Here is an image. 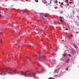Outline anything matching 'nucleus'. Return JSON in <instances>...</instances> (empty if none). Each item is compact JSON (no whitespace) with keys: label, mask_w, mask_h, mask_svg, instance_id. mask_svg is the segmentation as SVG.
Returning <instances> with one entry per match:
<instances>
[{"label":"nucleus","mask_w":79,"mask_h":79,"mask_svg":"<svg viewBox=\"0 0 79 79\" xmlns=\"http://www.w3.org/2000/svg\"><path fill=\"white\" fill-rule=\"evenodd\" d=\"M35 74L34 73L28 74V76L29 77H33V76H34V79H36V77H37L36 76H35Z\"/></svg>","instance_id":"f257e3e1"},{"label":"nucleus","mask_w":79,"mask_h":79,"mask_svg":"<svg viewBox=\"0 0 79 79\" xmlns=\"http://www.w3.org/2000/svg\"><path fill=\"white\" fill-rule=\"evenodd\" d=\"M8 69V68H7L5 71H3V72L4 73L3 75H5V74H7V71H8H8H9L8 69Z\"/></svg>","instance_id":"f03ea898"},{"label":"nucleus","mask_w":79,"mask_h":79,"mask_svg":"<svg viewBox=\"0 0 79 79\" xmlns=\"http://www.w3.org/2000/svg\"><path fill=\"white\" fill-rule=\"evenodd\" d=\"M68 2V0L65 1L64 2V5H67Z\"/></svg>","instance_id":"7ed1b4c3"},{"label":"nucleus","mask_w":79,"mask_h":79,"mask_svg":"<svg viewBox=\"0 0 79 79\" xmlns=\"http://www.w3.org/2000/svg\"><path fill=\"white\" fill-rule=\"evenodd\" d=\"M21 74L22 75H24L25 77H27V74H26V73H21Z\"/></svg>","instance_id":"20e7f679"},{"label":"nucleus","mask_w":79,"mask_h":79,"mask_svg":"<svg viewBox=\"0 0 79 79\" xmlns=\"http://www.w3.org/2000/svg\"><path fill=\"white\" fill-rule=\"evenodd\" d=\"M50 4H52V2H51V1H48V5H47V4H46V6H48V5H50Z\"/></svg>","instance_id":"39448f33"},{"label":"nucleus","mask_w":79,"mask_h":79,"mask_svg":"<svg viewBox=\"0 0 79 79\" xmlns=\"http://www.w3.org/2000/svg\"><path fill=\"white\" fill-rule=\"evenodd\" d=\"M14 72L15 74H19V73L17 72V70L16 69H15V70H14Z\"/></svg>","instance_id":"423d86ee"},{"label":"nucleus","mask_w":79,"mask_h":79,"mask_svg":"<svg viewBox=\"0 0 79 79\" xmlns=\"http://www.w3.org/2000/svg\"><path fill=\"white\" fill-rule=\"evenodd\" d=\"M44 16H45V15H44V14H41L40 15V17H41L42 18V17H44Z\"/></svg>","instance_id":"0eeeda50"},{"label":"nucleus","mask_w":79,"mask_h":79,"mask_svg":"<svg viewBox=\"0 0 79 79\" xmlns=\"http://www.w3.org/2000/svg\"><path fill=\"white\" fill-rule=\"evenodd\" d=\"M39 60L41 62H42L43 61V59H42V58L41 57L39 58Z\"/></svg>","instance_id":"6e6552de"},{"label":"nucleus","mask_w":79,"mask_h":79,"mask_svg":"<svg viewBox=\"0 0 79 79\" xmlns=\"http://www.w3.org/2000/svg\"><path fill=\"white\" fill-rule=\"evenodd\" d=\"M67 55L69 56V57H71V55L70 54H68Z\"/></svg>","instance_id":"1a4fd4ad"},{"label":"nucleus","mask_w":79,"mask_h":79,"mask_svg":"<svg viewBox=\"0 0 79 79\" xmlns=\"http://www.w3.org/2000/svg\"><path fill=\"white\" fill-rule=\"evenodd\" d=\"M66 56V53H64L63 55V56H64V57Z\"/></svg>","instance_id":"9d476101"},{"label":"nucleus","mask_w":79,"mask_h":79,"mask_svg":"<svg viewBox=\"0 0 79 79\" xmlns=\"http://www.w3.org/2000/svg\"><path fill=\"white\" fill-rule=\"evenodd\" d=\"M35 32L36 34H38V33H39V31H37V30H36Z\"/></svg>","instance_id":"9b49d317"},{"label":"nucleus","mask_w":79,"mask_h":79,"mask_svg":"<svg viewBox=\"0 0 79 79\" xmlns=\"http://www.w3.org/2000/svg\"><path fill=\"white\" fill-rule=\"evenodd\" d=\"M61 13H63V11L61 12V11H60L59 14H61Z\"/></svg>","instance_id":"f8f14e48"},{"label":"nucleus","mask_w":79,"mask_h":79,"mask_svg":"<svg viewBox=\"0 0 79 79\" xmlns=\"http://www.w3.org/2000/svg\"><path fill=\"white\" fill-rule=\"evenodd\" d=\"M60 19H62V17L60 16L59 17Z\"/></svg>","instance_id":"ddd939ff"},{"label":"nucleus","mask_w":79,"mask_h":79,"mask_svg":"<svg viewBox=\"0 0 79 79\" xmlns=\"http://www.w3.org/2000/svg\"><path fill=\"white\" fill-rule=\"evenodd\" d=\"M35 2H38V0H35Z\"/></svg>","instance_id":"4468645a"},{"label":"nucleus","mask_w":79,"mask_h":79,"mask_svg":"<svg viewBox=\"0 0 79 79\" xmlns=\"http://www.w3.org/2000/svg\"><path fill=\"white\" fill-rule=\"evenodd\" d=\"M60 22H63V20H61V19L60 20Z\"/></svg>","instance_id":"2eb2a0df"},{"label":"nucleus","mask_w":79,"mask_h":79,"mask_svg":"<svg viewBox=\"0 0 79 79\" xmlns=\"http://www.w3.org/2000/svg\"><path fill=\"white\" fill-rule=\"evenodd\" d=\"M10 74H13L12 72H10Z\"/></svg>","instance_id":"dca6fc26"},{"label":"nucleus","mask_w":79,"mask_h":79,"mask_svg":"<svg viewBox=\"0 0 79 79\" xmlns=\"http://www.w3.org/2000/svg\"><path fill=\"white\" fill-rule=\"evenodd\" d=\"M73 3V2H69V3L70 4H71V3Z\"/></svg>","instance_id":"f3484780"},{"label":"nucleus","mask_w":79,"mask_h":79,"mask_svg":"<svg viewBox=\"0 0 79 79\" xmlns=\"http://www.w3.org/2000/svg\"><path fill=\"white\" fill-rule=\"evenodd\" d=\"M12 33L13 34H15V31H13Z\"/></svg>","instance_id":"a211bd4d"},{"label":"nucleus","mask_w":79,"mask_h":79,"mask_svg":"<svg viewBox=\"0 0 79 79\" xmlns=\"http://www.w3.org/2000/svg\"><path fill=\"white\" fill-rule=\"evenodd\" d=\"M61 5H64V4H63V2L61 3Z\"/></svg>","instance_id":"6ab92c4d"},{"label":"nucleus","mask_w":79,"mask_h":79,"mask_svg":"<svg viewBox=\"0 0 79 79\" xmlns=\"http://www.w3.org/2000/svg\"><path fill=\"white\" fill-rule=\"evenodd\" d=\"M58 2V1H56L55 2V3H56Z\"/></svg>","instance_id":"aec40b11"},{"label":"nucleus","mask_w":79,"mask_h":79,"mask_svg":"<svg viewBox=\"0 0 79 79\" xmlns=\"http://www.w3.org/2000/svg\"><path fill=\"white\" fill-rule=\"evenodd\" d=\"M37 73H40V72H39V71H37Z\"/></svg>","instance_id":"412c9836"},{"label":"nucleus","mask_w":79,"mask_h":79,"mask_svg":"<svg viewBox=\"0 0 79 79\" xmlns=\"http://www.w3.org/2000/svg\"><path fill=\"white\" fill-rule=\"evenodd\" d=\"M65 30L66 31H68V28H66Z\"/></svg>","instance_id":"4be33fe9"},{"label":"nucleus","mask_w":79,"mask_h":79,"mask_svg":"<svg viewBox=\"0 0 79 79\" xmlns=\"http://www.w3.org/2000/svg\"><path fill=\"white\" fill-rule=\"evenodd\" d=\"M76 33H77V34H79V32L77 31L76 32Z\"/></svg>","instance_id":"5701e85b"},{"label":"nucleus","mask_w":79,"mask_h":79,"mask_svg":"<svg viewBox=\"0 0 79 79\" xmlns=\"http://www.w3.org/2000/svg\"><path fill=\"white\" fill-rule=\"evenodd\" d=\"M67 60H68V61H69V59H67Z\"/></svg>","instance_id":"b1692460"},{"label":"nucleus","mask_w":79,"mask_h":79,"mask_svg":"<svg viewBox=\"0 0 79 79\" xmlns=\"http://www.w3.org/2000/svg\"><path fill=\"white\" fill-rule=\"evenodd\" d=\"M52 77H51L50 78H49L48 79H52Z\"/></svg>","instance_id":"393cba45"},{"label":"nucleus","mask_w":79,"mask_h":79,"mask_svg":"<svg viewBox=\"0 0 79 79\" xmlns=\"http://www.w3.org/2000/svg\"><path fill=\"white\" fill-rule=\"evenodd\" d=\"M8 73L10 74V72H8Z\"/></svg>","instance_id":"a878e982"},{"label":"nucleus","mask_w":79,"mask_h":79,"mask_svg":"<svg viewBox=\"0 0 79 79\" xmlns=\"http://www.w3.org/2000/svg\"><path fill=\"white\" fill-rule=\"evenodd\" d=\"M44 16H45V17H47V15H44Z\"/></svg>","instance_id":"bb28decb"},{"label":"nucleus","mask_w":79,"mask_h":79,"mask_svg":"<svg viewBox=\"0 0 79 79\" xmlns=\"http://www.w3.org/2000/svg\"><path fill=\"white\" fill-rule=\"evenodd\" d=\"M55 71H56H56H57L56 69H55Z\"/></svg>","instance_id":"cd10ccee"},{"label":"nucleus","mask_w":79,"mask_h":79,"mask_svg":"<svg viewBox=\"0 0 79 79\" xmlns=\"http://www.w3.org/2000/svg\"><path fill=\"white\" fill-rule=\"evenodd\" d=\"M68 62H69V61H67L66 62V63H68Z\"/></svg>","instance_id":"c85d7f7f"},{"label":"nucleus","mask_w":79,"mask_h":79,"mask_svg":"<svg viewBox=\"0 0 79 79\" xmlns=\"http://www.w3.org/2000/svg\"><path fill=\"white\" fill-rule=\"evenodd\" d=\"M0 74H2V76H3V75H2V73H0Z\"/></svg>","instance_id":"c756f323"},{"label":"nucleus","mask_w":79,"mask_h":79,"mask_svg":"<svg viewBox=\"0 0 79 79\" xmlns=\"http://www.w3.org/2000/svg\"><path fill=\"white\" fill-rule=\"evenodd\" d=\"M2 40H1V43H2Z\"/></svg>","instance_id":"7c9ffc66"},{"label":"nucleus","mask_w":79,"mask_h":79,"mask_svg":"<svg viewBox=\"0 0 79 79\" xmlns=\"http://www.w3.org/2000/svg\"><path fill=\"white\" fill-rule=\"evenodd\" d=\"M71 37H73V35H71Z\"/></svg>","instance_id":"2f4dec72"},{"label":"nucleus","mask_w":79,"mask_h":79,"mask_svg":"<svg viewBox=\"0 0 79 79\" xmlns=\"http://www.w3.org/2000/svg\"><path fill=\"white\" fill-rule=\"evenodd\" d=\"M72 53H73V54H74V52H72Z\"/></svg>","instance_id":"473e14b6"},{"label":"nucleus","mask_w":79,"mask_h":79,"mask_svg":"<svg viewBox=\"0 0 79 79\" xmlns=\"http://www.w3.org/2000/svg\"><path fill=\"white\" fill-rule=\"evenodd\" d=\"M38 54H40V52L38 53Z\"/></svg>","instance_id":"72a5a7b5"},{"label":"nucleus","mask_w":79,"mask_h":79,"mask_svg":"<svg viewBox=\"0 0 79 79\" xmlns=\"http://www.w3.org/2000/svg\"><path fill=\"white\" fill-rule=\"evenodd\" d=\"M59 3L60 4V3H61V2H59Z\"/></svg>","instance_id":"f704fd0d"},{"label":"nucleus","mask_w":79,"mask_h":79,"mask_svg":"<svg viewBox=\"0 0 79 79\" xmlns=\"http://www.w3.org/2000/svg\"><path fill=\"white\" fill-rule=\"evenodd\" d=\"M29 46H30V47H31V45H29Z\"/></svg>","instance_id":"c9c22d12"},{"label":"nucleus","mask_w":79,"mask_h":79,"mask_svg":"<svg viewBox=\"0 0 79 79\" xmlns=\"http://www.w3.org/2000/svg\"><path fill=\"white\" fill-rule=\"evenodd\" d=\"M0 17H1V16H2V15H0Z\"/></svg>","instance_id":"e433bc0d"},{"label":"nucleus","mask_w":79,"mask_h":79,"mask_svg":"<svg viewBox=\"0 0 79 79\" xmlns=\"http://www.w3.org/2000/svg\"><path fill=\"white\" fill-rule=\"evenodd\" d=\"M78 19L79 20V18H78Z\"/></svg>","instance_id":"4c0bfd02"},{"label":"nucleus","mask_w":79,"mask_h":79,"mask_svg":"<svg viewBox=\"0 0 79 79\" xmlns=\"http://www.w3.org/2000/svg\"><path fill=\"white\" fill-rule=\"evenodd\" d=\"M79 44L78 43V45H79Z\"/></svg>","instance_id":"58836bf2"},{"label":"nucleus","mask_w":79,"mask_h":79,"mask_svg":"<svg viewBox=\"0 0 79 79\" xmlns=\"http://www.w3.org/2000/svg\"><path fill=\"white\" fill-rule=\"evenodd\" d=\"M2 7H1V6H0V8H1Z\"/></svg>","instance_id":"ea45409f"},{"label":"nucleus","mask_w":79,"mask_h":79,"mask_svg":"<svg viewBox=\"0 0 79 79\" xmlns=\"http://www.w3.org/2000/svg\"><path fill=\"white\" fill-rule=\"evenodd\" d=\"M62 41H64V40H62Z\"/></svg>","instance_id":"a19ab883"},{"label":"nucleus","mask_w":79,"mask_h":79,"mask_svg":"<svg viewBox=\"0 0 79 79\" xmlns=\"http://www.w3.org/2000/svg\"><path fill=\"white\" fill-rule=\"evenodd\" d=\"M27 72H28V71H27Z\"/></svg>","instance_id":"79ce46f5"},{"label":"nucleus","mask_w":79,"mask_h":79,"mask_svg":"<svg viewBox=\"0 0 79 79\" xmlns=\"http://www.w3.org/2000/svg\"><path fill=\"white\" fill-rule=\"evenodd\" d=\"M66 35H68V34H67V33H66Z\"/></svg>","instance_id":"37998d69"},{"label":"nucleus","mask_w":79,"mask_h":79,"mask_svg":"<svg viewBox=\"0 0 79 79\" xmlns=\"http://www.w3.org/2000/svg\"><path fill=\"white\" fill-rule=\"evenodd\" d=\"M38 64H39V63H38Z\"/></svg>","instance_id":"c03bdc74"},{"label":"nucleus","mask_w":79,"mask_h":79,"mask_svg":"<svg viewBox=\"0 0 79 79\" xmlns=\"http://www.w3.org/2000/svg\"><path fill=\"white\" fill-rule=\"evenodd\" d=\"M0 13H1V12L0 11Z\"/></svg>","instance_id":"a18cd8bd"},{"label":"nucleus","mask_w":79,"mask_h":79,"mask_svg":"<svg viewBox=\"0 0 79 79\" xmlns=\"http://www.w3.org/2000/svg\"><path fill=\"white\" fill-rule=\"evenodd\" d=\"M2 53H3V54H4V53H3L2 52Z\"/></svg>","instance_id":"49530a36"},{"label":"nucleus","mask_w":79,"mask_h":79,"mask_svg":"<svg viewBox=\"0 0 79 79\" xmlns=\"http://www.w3.org/2000/svg\"><path fill=\"white\" fill-rule=\"evenodd\" d=\"M40 66V65H39V66Z\"/></svg>","instance_id":"de8ad7c7"},{"label":"nucleus","mask_w":79,"mask_h":79,"mask_svg":"<svg viewBox=\"0 0 79 79\" xmlns=\"http://www.w3.org/2000/svg\"><path fill=\"white\" fill-rule=\"evenodd\" d=\"M77 16L78 17V15H77Z\"/></svg>","instance_id":"09e8293b"},{"label":"nucleus","mask_w":79,"mask_h":79,"mask_svg":"<svg viewBox=\"0 0 79 79\" xmlns=\"http://www.w3.org/2000/svg\"><path fill=\"white\" fill-rule=\"evenodd\" d=\"M44 3H45L44 2Z\"/></svg>","instance_id":"8fccbe9b"},{"label":"nucleus","mask_w":79,"mask_h":79,"mask_svg":"<svg viewBox=\"0 0 79 79\" xmlns=\"http://www.w3.org/2000/svg\"><path fill=\"white\" fill-rule=\"evenodd\" d=\"M68 35H69V34H68Z\"/></svg>","instance_id":"3c124183"}]
</instances>
